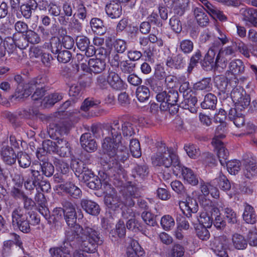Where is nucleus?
I'll return each instance as SVG.
<instances>
[{
    "instance_id": "1",
    "label": "nucleus",
    "mask_w": 257,
    "mask_h": 257,
    "mask_svg": "<svg viewBox=\"0 0 257 257\" xmlns=\"http://www.w3.org/2000/svg\"><path fill=\"white\" fill-rule=\"evenodd\" d=\"M108 133L110 136L105 137L102 143L104 161L109 168H117L118 162H124L128 158L127 148L121 142V135L126 138L134 136L135 125L128 121L114 120L110 123Z\"/></svg>"
},
{
    "instance_id": "2",
    "label": "nucleus",
    "mask_w": 257,
    "mask_h": 257,
    "mask_svg": "<svg viewBox=\"0 0 257 257\" xmlns=\"http://www.w3.org/2000/svg\"><path fill=\"white\" fill-rule=\"evenodd\" d=\"M66 240L78 245L80 250H76L72 257H85L81 251L93 253L98 246L103 243L100 233L95 226L76 225L66 232Z\"/></svg>"
},
{
    "instance_id": "3",
    "label": "nucleus",
    "mask_w": 257,
    "mask_h": 257,
    "mask_svg": "<svg viewBox=\"0 0 257 257\" xmlns=\"http://www.w3.org/2000/svg\"><path fill=\"white\" fill-rule=\"evenodd\" d=\"M157 152L152 157V162L156 166H163L166 168L172 167L173 174H177L179 171L180 160L178 155L172 152L166 147L165 144L159 143Z\"/></svg>"
},
{
    "instance_id": "4",
    "label": "nucleus",
    "mask_w": 257,
    "mask_h": 257,
    "mask_svg": "<svg viewBox=\"0 0 257 257\" xmlns=\"http://www.w3.org/2000/svg\"><path fill=\"white\" fill-rule=\"evenodd\" d=\"M12 218L14 227H17L23 232L28 233L30 231L29 212L24 208L20 207L15 208L12 212Z\"/></svg>"
},
{
    "instance_id": "5",
    "label": "nucleus",
    "mask_w": 257,
    "mask_h": 257,
    "mask_svg": "<svg viewBox=\"0 0 257 257\" xmlns=\"http://www.w3.org/2000/svg\"><path fill=\"white\" fill-rule=\"evenodd\" d=\"M215 86L220 91L219 94L222 93L223 97H227L231 92V89L235 88L238 83V79L235 77L234 80L228 81L226 76L223 75H216L214 78Z\"/></svg>"
},
{
    "instance_id": "6",
    "label": "nucleus",
    "mask_w": 257,
    "mask_h": 257,
    "mask_svg": "<svg viewBox=\"0 0 257 257\" xmlns=\"http://www.w3.org/2000/svg\"><path fill=\"white\" fill-rule=\"evenodd\" d=\"M126 187H124L121 190L122 194V203L128 207H132L135 205L134 199H137L141 196L139 189L136 185L132 184L131 182L128 183Z\"/></svg>"
},
{
    "instance_id": "7",
    "label": "nucleus",
    "mask_w": 257,
    "mask_h": 257,
    "mask_svg": "<svg viewBox=\"0 0 257 257\" xmlns=\"http://www.w3.org/2000/svg\"><path fill=\"white\" fill-rule=\"evenodd\" d=\"M156 97L157 101L161 103L160 110L166 111L169 108V104H174L178 102L179 94L177 90L171 89L158 93Z\"/></svg>"
},
{
    "instance_id": "8",
    "label": "nucleus",
    "mask_w": 257,
    "mask_h": 257,
    "mask_svg": "<svg viewBox=\"0 0 257 257\" xmlns=\"http://www.w3.org/2000/svg\"><path fill=\"white\" fill-rule=\"evenodd\" d=\"M235 47L234 43L231 46L222 48L219 50L215 60V65L217 67L226 68L228 59L235 56Z\"/></svg>"
},
{
    "instance_id": "9",
    "label": "nucleus",
    "mask_w": 257,
    "mask_h": 257,
    "mask_svg": "<svg viewBox=\"0 0 257 257\" xmlns=\"http://www.w3.org/2000/svg\"><path fill=\"white\" fill-rule=\"evenodd\" d=\"M230 96L238 109L242 110L247 107L250 102L248 95L243 90L240 91L238 88H233L230 92Z\"/></svg>"
},
{
    "instance_id": "10",
    "label": "nucleus",
    "mask_w": 257,
    "mask_h": 257,
    "mask_svg": "<svg viewBox=\"0 0 257 257\" xmlns=\"http://www.w3.org/2000/svg\"><path fill=\"white\" fill-rule=\"evenodd\" d=\"M5 47L7 46L10 49H13L14 46L20 49H26L29 46L26 36L20 34H14L13 37H8L6 38L4 42Z\"/></svg>"
},
{
    "instance_id": "11",
    "label": "nucleus",
    "mask_w": 257,
    "mask_h": 257,
    "mask_svg": "<svg viewBox=\"0 0 257 257\" xmlns=\"http://www.w3.org/2000/svg\"><path fill=\"white\" fill-rule=\"evenodd\" d=\"M31 177L28 179L24 183V186L27 190H33L37 187L40 181L43 179V174L40 173L41 170L38 165L32 166L30 169Z\"/></svg>"
},
{
    "instance_id": "12",
    "label": "nucleus",
    "mask_w": 257,
    "mask_h": 257,
    "mask_svg": "<svg viewBox=\"0 0 257 257\" xmlns=\"http://www.w3.org/2000/svg\"><path fill=\"white\" fill-rule=\"evenodd\" d=\"M29 89L31 90V94L34 92L32 98L34 100L42 98L46 91L44 84L39 78H34L29 82Z\"/></svg>"
},
{
    "instance_id": "13",
    "label": "nucleus",
    "mask_w": 257,
    "mask_h": 257,
    "mask_svg": "<svg viewBox=\"0 0 257 257\" xmlns=\"http://www.w3.org/2000/svg\"><path fill=\"white\" fill-rule=\"evenodd\" d=\"M62 205L64 208V217L67 224L71 226V228L68 230H69L73 228L75 225H78L75 224L76 222V211L73 204L67 201L63 202Z\"/></svg>"
},
{
    "instance_id": "14",
    "label": "nucleus",
    "mask_w": 257,
    "mask_h": 257,
    "mask_svg": "<svg viewBox=\"0 0 257 257\" xmlns=\"http://www.w3.org/2000/svg\"><path fill=\"white\" fill-rule=\"evenodd\" d=\"M179 207L182 213L188 218L192 216V213H195L198 210L196 200L192 198H187L186 201L179 203Z\"/></svg>"
},
{
    "instance_id": "15",
    "label": "nucleus",
    "mask_w": 257,
    "mask_h": 257,
    "mask_svg": "<svg viewBox=\"0 0 257 257\" xmlns=\"http://www.w3.org/2000/svg\"><path fill=\"white\" fill-rule=\"evenodd\" d=\"M227 242L222 237H216L211 242V247L214 253L219 257H228Z\"/></svg>"
},
{
    "instance_id": "16",
    "label": "nucleus",
    "mask_w": 257,
    "mask_h": 257,
    "mask_svg": "<svg viewBox=\"0 0 257 257\" xmlns=\"http://www.w3.org/2000/svg\"><path fill=\"white\" fill-rule=\"evenodd\" d=\"M214 138L212 141V145L214 146L217 153L218 158L222 166H224L226 164L227 160L229 156V152L226 149L222 142L217 138Z\"/></svg>"
},
{
    "instance_id": "17",
    "label": "nucleus",
    "mask_w": 257,
    "mask_h": 257,
    "mask_svg": "<svg viewBox=\"0 0 257 257\" xmlns=\"http://www.w3.org/2000/svg\"><path fill=\"white\" fill-rule=\"evenodd\" d=\"M107 79L108 85L113 89L121 90L125 89V85L119 75L113 70L109 69Z\"/></svg>"
},
{
    "instance_id": "18",
    "label": "nucleus",
    "mask_w": 257,
    "mask_h": 257,
    "mask_svg": "<svg viewBox=\"0 0 257 257\" xmlns=\"http://www.w3.org/2000/svg\"><path fill=\"white\" fill-rule=\"evenodd\" d=\"M105 11L109 18L116 19L119 18L122 14V7L119 2L111 1L106 4Z\"/></svg>"
},
{
    "instance_id": "19",
    "label": "nucleus",
    "mask_w": 257,
    "mask_h": 257,
    "mask_svg": "<svg viewBox=\"0 0 257 257\" xmlns=\"http://www.w3.org/2000/svg\"><path fill=\"white\" fill-rule=\"evenodd\" d=\"M0 153L3 161L8 165L14 164L17 156L13 149L6 143L0 144Z\"/></svg>"
},
{
    "instance_id": "20",
    "label": "nucleus",
    "mask_w": 257,
    "mask_h": 257,
    "mask_svg": "<svg viewBox=\"0 0 257 257\" xmlns=\"http://www.w3.org/2000/svg\"><path fill=\"white\" fill-rule=\"evenodd\" d=\"M187 58L183 54L179 53L174 57H168L166 60L167 66L175 69H182L185 67Z\"/></svg>"
},
{
    "instance_id": "21",
    "label": "nucleus",
    "mask_w": 257,
    "mask_h": 257,
    "mask_svg": "<svg viewBox=\"0 0 257 257\" xmlns=\"http://www.w3.org/2000/svg\"><path fill=\"white\" fill-rule=\"evenodd\" d=\"M81 147L87 152H94L97 149V145L94 137L89 133L83 134L80 137Z\"/></svg>"
},
{
    "instance_id": "22",
    "label": "nucleus",
    "mask_w": 257,
    "mask_h": 257,
    "mask_svg": "<svg viewBox=\"0 0 257 257\" xmlns=\"http://www.w3.org/2000/svg\"><path fill=\"white\" fill-rule=\"evenodd\" d=\"M178 166L180 168V172L174 174V175L176 176L182 175L184 180L192 185L195 186L198 183V177L191 169L182 166L181 163Z\"/></svg>"
},
{
    "instance_id": "23",
    "label": "nucleus",
    "mask_w": 257,
    "mask_h": 257,
    "mask_svg": "<svg viewBox=\"0 0 257 257\" xmlns=\"http://www.w3.org/2000/svg\"><path fill=\"white\" fill-rule=\"evenodd\" d=\"M244 68L243 62L240 59H235L229 62L226 74L228 75L231 74L234 76L239 75L244 73Z\"/></svg>"
},
{
    "instance_id": "24",
    "label": "nucleus",
    "mask_w": 257,
    "mask_h": 257,
    "mask_svg": "<svg viewBox=\"0 0 257 257\" xmlns=\"http://www.w3.org/2000/svg\"><path fill=\"white\" fill-rule=\"evenodd\" d=\"M130 245L127 248L126 257H142L145 255V251L138 242L134 239H130Z\"/></svg>"
},
{
    "instance_id": "25",
    "label": "nucleus",
    "mask_w": 257,
    "mask_h": 257,
    "mask_svg": "<svg viewBox=\"0 0 257 257\" xmlns=\"http://www.w3.org/2000/svg\"><path fill=\"white\" fill-rule=\"evenodd\" d=\"M71 245L65 242L63 246L50 249L52 257H70Z\"/></svg>"
},
{
    "instance_id": "26",
    "label": "nucleus",
    "mask_w": 257,
    "mask_h": 257,
    "mask_svg": "<svg viewBox=\"0 0 257 257\" xmlns=\"http://www.w3.org/2000/svg\"><path fill=\"white\" fill-rule=\"evenodd\" d=\"M243 174L247 178H251L257 173L255 160L252 158L244 160Z\"/></svg>"
},
{
    "instance_id": "27",
    "label": "nucleus",
    "mask_w": 257,
    "mask_h": 257,
    "mask_svg": "<svg viewBox=\"0 0 257 257\" xmlns=\"http://www.w3.org/2000/svg\"><path fill=\"white\" fill-rule=\"evenodd\" d=\"M60 188L74 198H79L81 196V190L74 184L67 182L60 185Z\"/></svg>"
},
{
    "instance_id": "28",
    "label": "nucleus",
    "mask_w": 257,
    "mask_h": 257,
    "mask_svg": "<svg viewBox=\"0 0 257 257\" xmlns=\"http://www.w3.org/2000/svg\"><path fill=\"white\" fill-rule=\"evenodd\" d=\"M57 150L55 153L62 157H67L70 153V148L68 142L61 138H57Z\"/></svg>"
},
{
    "instance_id": "29",
    "label": "nucleus",
    "mask_w": 257,
    "mask_h": 257,
    "mask_svg": "<svg viewBox=\"0 0 257 257\" xmlns=\"http://www.w3.org/2000/svg\"><path fill=\"white\" fill-rule=\"evenodd\" d=\"M84 2L81 0H75L76 12L74 16H76L80 21L83 22L86 19L88 14L87 7Z\"/></svg>"
},
{
    "instance_id": "30",
    "label": "nucleus",
    "mask_w": 257,
    "mask_h": 257,
    "mask_svg": "<svg viewBox=\"0 0 257 257\" xmlns=\"http://www.w3.org/2000/svg\"><path fill=\"white\" fill-rule=\"evenodd\" d=\"M197 102V97L190 95L184 97V100L180 103V107L185 109H188L192 113H195L197 111V107L195 106Z\"/></svg>"
},
{
    "instance_id": "31",
    "label": "nucleus",
    "mask_w": 257,
    "mask_h": 257,
    "mask_svg": "<svg viewBox=\"0 0 257 257\" xmlns=\"http://www.w3.org/2000/svg\"><path fill=\"white\" fill-rule=\"evenodd\" d=\"M81 205L85 211L92 215H97L99 213V206L95 202L87 199L81 201Z\"/></svg>"
},
{
    "instance_id": "32",
    "label": "nucleus",
    "mask_w": 257,
    "mask_h": 257,
    "mask_svg": "<svg viewBox=\"0 0 257 257\" xmlns=\"http://www.w3.org/2000/svg\"><path fill=\"white\" fill-rule=\"evenodd\" d=\"M256 214L253 207L247 203L244 204V211L242 214V218L244 221L249 224L255 223Z\"/></svg>"
},
{
    "instance_id": "33",
    "label": "nucleus",
    "mask_w": 257,
    "mask_h": 257,
    "mask_svg": "<svg viewBox=\"0 0 257 257\" xmlns=\"http://www.w3.org/2000/svg\"><path fill=\"white\" fill-rule=\"evenodd\" d=\"M213 216H215V212H202L199 218H198L197 216H196L195 219L199 222V225L210 227L213 223Z\"/></svg>"
},
{
    "instance_id": "34",
    "label": "nucleus",
    "mask_w": 257,
    "mask_h": 257,
    "mask_svg": "<svg viewBox=\"0 0 257 257\" xmlns=\"http://www.w3.org/2000/svg\"><path fill=\"white\" fill-rule=\"evenodd\" d=\"M228 117L229 119L232 121L234 124L238 127L244 126L245 125V119L242 114L238 113L236 109L231 108L230 109L228 113Z\"/></svg>"
},
{
    "instance_id": "35",
    "label": "nucleus",
    "mask_w": 257,
    "mask_h": 257,
    "mask_svg": "<svg viewBox=\"0 0 257 257\" xmlns=\"http://www.w3.org/2000/svg\"><path fill=\"white\" fill-rule=\"evenodd\" d=\"M104 203L108 208L112 210L122 207V203L120 199L117 195H107L104 198Z\"/></svg>"
},
{
    "instance_id": "36",
    "label": "nucleus",
    "mask_w": 257,
    "mask_h": 257,
    "mask_svg": "<svg viewBox=\"0 0 257 257\" xmlns=\"http://www.w3.org/2000/svg\"><path fill=\"white\" fill-rule=\"evenodd\" d=\"M148 174V168L146 165H137L133 170V176L138 182L144 180Z\"/></svg>"
},
{
    "instance_id": "37",
    "label": "nucleus",
    "mask_w": 257,
    "mask_h": 257,
    "mask_svg": "<svg viewBox=\"0 0 257 257\" xmlns=\"http://www.w3.org/2000/svg\"><path fill=\"white\" fill-rule=\"evenodd\" d=\"M88 64L89 68L91 72L94 73H100L105 68V62L100 59H90Z\"/></svg>"
},
{
    "instance_id": "38",
    "label": "nucleus",
    "mask_w": 257,
    "mask_h": 257,
    "mask_svg": "<svg viewBox=\"0 0 257 257\" xmlns=\"http://www.w3.org/2000/svg\"><path fill=\"white\" fill-rule=\"evenodd\" d=\"M43 47L49 49L53 54H57L62 49V43L59 38L52 37L49 43L44 44Z\"/></svg>"
},
{
    "instance_id": "39",
    "label": "nucleus",
    "mask_w": 257,
    "mask_h": 257,
    "mask_svg": "<svg viewBox=\"0 0 257 257\" xmlns=\"http://www.w3.org/2000/svg\"><path fill=\"white\" fill-rule=\"evenodd\" d=\"M221 210L223 211L224 218L227 221L228 223L230 224H234L238 221L237 215L234 210L228 206L223 207L219 206Z\"/></svg>"
},
{
    "instance_id": "40",
    "label": "nucleus",
    "mask_w": 257,
    "mask_h": 257,
    "mask_svg": "<svg viewBox=\"0 0 257 257\" xmlns=\"http://www.w3.org/2000/svg\"><path fill=\"white\" fill-rule=\"evenodd\" d=\"M194 15L197 23L200 26H205L208 23V17L203 8H195L194 9Z\"/></svg>"
},
{
    "instance_id": "41",
    "label": "nucleus",
    "mask_w": 257,
    "mask_h": 257,
    "mask_svg": "<svg viewBox=\"0 0 257 257\" xmlns=\"http://www.w3.org/2000/svg\"><path fill=\"white\" fill-rule=\"evenodd\" d=\"M233 246L236 249L243 250L247 246V241L245 237L238 233H234L232 236Z\"/></svg>"
},
{
    "instance_id": "42",
    "label": "nucleus",
    "mask_w": 257,
    "mask_h": 257,
    "mask_svg": "<svg viewBox=\"0 0 257 257\" xmlns=\"http://www.w3.org/2000/svg\"><path fill=\"white\" fill-rule=\"evenodd\" d=\"M90 26L92 31L98 35H103L106 31L103 22L100 19L96 18L92 19L90 21Z\"/></svg>"
},
{
    "instance_id": "43",
    "label": "nucleus",
    "mask_w": 257,
    "mask_h": 257,
    "mask_svg": "<svg viewBox=\"0 0 257 257\" xmlns=\"http://www.w3.org/2000/svg\"><path fill=\"white\" fill-rule=\"evenodd\" d=\"M217 102V99L215 95L208 93L205 96L203 101L201 103V106L203 109H214L216 107Z\"/></svg>"
},
{
    "instance_id": "44",
    "label": "nucleus",
    "mask_w": 257,
    "mask_h": 257,
    "mask_svg": "<svg viewBox=\"0 0 257 257\" xmlns=\"http://www.w3.org/2000/svg\"><path fill=\"white\" fill-rule=\"evenodd\" d=\"M31 94V90L29 89V83L25 87L22 85H19L16 90L15 94L12 95V98L15 100H21L24 98L28 97Z\"/></svg>"
},
{
    "instance_id": "45",
    "label": "nucleus",
    "mask_w": 257,
    "mask_h": 257,
    "mask_svg": "<svg viewBox=\"0 0 257 257\" xmlns=\"http://www.w3.org/2000/svg\"><path fill=\"white\" fill-rule=\"evenodd\" d=\"M190 3V0H174L172 4L174 6L175 13L182 16L187 10Z\"/></svg>"
},
{
    "instance_id": "46",
    "label": "nucleus",
    "mask_w": 257,
    "mask_h": 257,
    "mask_svg": "<svg viewBox=\"0 0 257 257\" xmlns=\"http://www.w3.org/2000/svg\"><path fill=\"white\" fill-rule=\"evenodd\" d=\"M136 94L138 100L141 102H144L149 99L150 91L148 87L141 85L137 88Z\"/></svg>"
},
{
    "instance_id": "47",
    "label": "nucleus",
    "mask_w": 257,
    "mask_h": 257,
    "mask_svg": "<svg viewBox=\"0 0 257 257\" xmlns=\"http://www.w3.org/2000/svg\"><path fill=\"white\" fill-rule=\"evenodd\" d=\"M179 50L184 54L191 53L194 49V43L189 39L180 41L178 44Z\"/></svg>"
},
{
    "instance_id": "48",
    "label": "nucleus",
    "mask_w": 257,
    "mask_h": 257,
    "mask_svg": "<svg viewBox=\"0 0 257 257\" xmlns=\"http://www.w3.org/2000/svg\"><path fill=\"white\" fill-rule=\"evenodd\" d=\"M39 167V170H41L43 175L46 177H50L52 176L54 172V167L53 165L47 160H43V163H40L38 165Z\"/></svg>"
},
{
    "instance_id": "49",
    "label": "nucleus",
    "mask_w": 257,
    "mask_h": 257,
    "mask_svg": "<svg viewBox=\"0 0 257 257\" xmlns=\"http://www.w3.org/2000/svg\"><path fill=\"white\" fill-rule=\"evenodd\" d=\"M57 26L55 24L51 27V28H47L43 26H40L38 30L40 32L42 39L44 40L48 39L51 36L54 35L56 33Z\"/></svg>"
},
{
    "instance_id": "50",
    "label": "nucleus",
    "mask_w": 257,
    "mask_h": 257,
    "mask_svg": "<svg viewBox=\"0 0 257 257\" xmlns=\"http://www.w3.org/2000/svg\"><path fill=\"white\" fill-rule=\"evenodd\" d=\"M194 88L197 90L209 91L211 89V79L205 78L194 84Z\"/></svg>"
},
{
    "instance_id": "51",
    "label": "nucleus",
    "mask_w": 257,
    "mask_h": 257,
    "mask_svg": "<svg viewBox=\"0 0 257 257\" xmlns=\"http://www.w3.org/2000/svg\"><path fill=\"white\" fill-rule=\"evenodd\" d=\"M161 225L164 230H170L175 226L174 219L170 215H165L161 218Z\"/></svg>"
},
{
    "instance_id": "52",
    "label": "nucleus",
    "mask_w": 257,
    "mask_h": 257,
    "mask_svg": "<svg viewBox=\"0 0 257 257\" xmlns=\"http://www.w3.org/2000/svg\"><path fill=\"white\" fill-rule=\"evenodd\" d=\"M130 149L134 157L139 158L141 156L142 152L140 144L137 139H131L130 140Z\"/></svg>"
},
{
    "instance_id": "53",
    "label": "nucleus",
    "mask_w": 257,
    "mask_h": 257,
    "mask_svg": "<svg viewBox=\"0 0 257 257\" xmlns=\"http://www.w3.org/2000/svg\"><path fill=\"white\" fill-rule=\"evenodd\" d=\"M214 183H217L220 188L223 190H228L231 187L228 180L221 173H220L219 176L214 180Z\"/></svg>"
},
{
    "instance_id": "54",
    "label": "nucleus",
    "mask_w": 257,
    "mask_h": 257,
    "mask_svg": "<svg viewBox=\"0 0 257 257\" xmlns=\"http://www.w3.org/2000/svg\"><path fill=\"white\" fill-rule=\"evenodd\" d=\"M184 149L191 158L196 159L200 154L199 148L193 144H186L184 145Z\"/></svg>"
},
{
    "instance_id": "55",
    "label": "nucleus",
    "mask_w": 257,
    "mask_h": 257,
    "mask_svg": "<svg viewBox=\"0 0 257 257\" xmlns=\"http://www.w3.org/2000/svg\"><path fill=\"white\" fill-rule=\"evenodd\" d=\"M226 167L228 172L232 175H235L240 170V162L236 160L226 162Z\"/></svg>"
},
{
    "instance_id": "56",
    "label": "nucleus",
    "mask_w": 257,
    "mask_h": 257,
    "mask_svg": "<svg viewBox=\"0 0 257 257\" xmlns=\"http://www.w3.org/2000/svg\"><path fill=\"white\" fill-rule=\"evenodd\" d=\"M83 161H74L72 163V169L74 171L76 176L79 177L87 169Z\"/></svg>"
},
{
    "instance_id": "57",
    "label": "nucleus",
    "mask_w": 257,
    "mask_h": 257,
    "mask_svg": "<svg viewBox=\"0 0 257 257\" xmlns=\"http://www.w3.org/2000/svg\"><path fill=\"white\" fill-rule=\"evenodd\" d=\"M17 158L20 167L26 168L30 166L31 163V158L26 153H19Z\"/></svg>"
},
{
    "instance_id": "58",
    "label": "nucleus",
    "mask_w": 257,
    "mask_h": 257,
    "mask_svg": "<svg viewBox=\"0 0 257 257\" xmlns=\"http://www.w3.org/2000/svg\"><path fill=\"white\" fill-rule=\"evenodd\" d=\"M28 43L32 44H39L41 42V38L38 33L34 31L29 30L25 34Z\"/></svg>"
},
{
    "instance_id": "59",
    "label": "nucleus",
    "mask_w": 257,
    "mask_h": 257,
    "mask_svg": "<svg viewBox=\"0 0 257 257\" xmlns=\"http://www.w3.org/2000/svg\"><path fill=\"white\" fill-rule=\"evenodd\" d=\"M185 251L184 246L179 243H175L171 250V257H182Z\"/></svg>"
},
{
    "instance_id": "60",
    "label": "nucleus",
    "mask_w": 257,
    "mask_h": 257,
    "mask_svg": "<svg viewBox=\"0 0 257 257\" xmlns=\"http://www.w3.org/2000/svg\"><path fill=\"white\" fill-rule=\"evenodd\" d=\"M77 47L82 51H84L90 45L89 39L84 36H78L76 39Z\"/></svg>"
},
{
    "instance_id": "61",
    "label": "nucleus",
    "mask_w": 257,
    "mask_h": 257,
    "mask_svg": "<svg viewBox=\"0 0 257 257\" xmlns=\"http://www.w3.org/2000/svg\"><path fill=\"white\" fill-rule=\"evenodd\" d=\"M201 57V52L200 50H197L190 58V63L187 68V71L189 73H190L193 69L197 66Z\"/></svg>"
},
{
    "instance_id": "62",
    "label": "nucleus",
    "mask_w": 257,
    "mask_h": 257,
    "mask_svg": "<svg viewBox=\"0 0 257 257\" xmlns=\"http://www.w3.org/2000/svg\"><path fill=\"white\" fill-rule=\"evenodd\" d=\"M73 9H75V1L74 3H71L69 1H66L62 4V10L65 16L71 17L73 15Z\"/></svg>"
},
{
    "instance_id": "63",
    "label": "nucleus",
    "mask_w": 257,
    "mask_h": 257,
    "mask_svg": "<svg viewBox=\"0 0 257 257\" xmlns=\"http://www.w3.org/2000/svg\"><path fill=\"white\" fill-rule=\"evenodd\" d=\"M119 67L123 73H131L134 71L135 64L129 60H123L121 61Z\"/></svg>"
},
{
    "instance_id": "64",
    "label": "nucleus",
    "mask_w": 257,
    "mask_h": 257,
    "mask_svg": "<svg viewBox=\"0 0 257 257\" xmlns=\"http://www.w3.org/2000/svg\"><path fill=\"white\" fill-rule=\"evenodd\" d=\"M43 153L45 152L47 153H55L57 150V142H53L50 140H46L43 142Z\"/></svg>"
}]
</instances>
